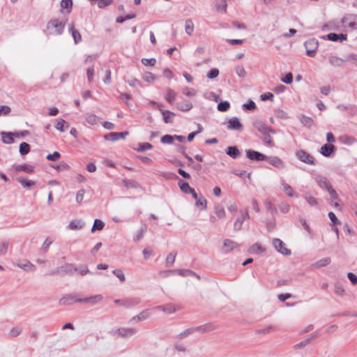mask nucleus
<instances>
[{
    "label": "nucleus",
    "mask_w": 357,
    "mask_h": 357,
    "mask_svg": "<svg viewBox=\"0 0 357 357\" xmlns=\"http://www.w3.org/2000/svg\"><path fill=\"white\" fill-rule=\"evenodd\" d=\"M341 23L346 31H357V14H345L341 19Z\"/></svg>",
    "instance_id": "obj_1"
},
{
    "label": "nucleus",
    "mask_w": 357,
    "mask_h": 357,
    "mask_svg": "<svg viewBox=\"0 0 357 357\" xmlns=\"http://www.w3.org/2000/svg\"><path fill=\"white\" fill-rule=\"evenodd\" d=\"M65 24L58 19L50 20L47 24V29L51 34L61 35L64 29Z\"/></svg>",
    "instance_id": "obj_2"
},
{
    "label": "nucleus",
    "mask_w": 357,
    "mask_h": 357,
    "mask_svg": "<svg viewBox=\"0 0 357 357\" xmlns=\"http://www.w3.org/2000/svg\"><path fill=\"white\" fill-rule=\"evenodd\" d=\"M306 54L308 56L314 57L319 47V42L314 38L310 39L304 43Z\"/></svg>",
    "instance_id": "obj_3"
},
{
    "label": "nucleus",
    "mask_w": 357,
    "mask_h": 357,
    "mask_svg": "<svg viewBox=\"0 0 357 357\" xmlns=\"http://www.w3.org/2000/svg\"><path fill=\"white\" fill-rule=\"evenodd\" d=\"M139 298H126L123 299H115L114 303L116 305H119L126 307H131L138 305L140 303Z\"/></svg>",
    "instance_id": "obj_4"
},
{
    "label": "nucleus",
    "mask_w": 357,
    "mask_h": 357,
    "mask_svg": "<svg viewBox=\"0 0 357 357\" xmlns=\"http://www.w3.org/2000/svg\"><path fill=\"white\" fill-rule=\"evenodd\" d=\"M272 243L275 249L282 255L285 256H289L291 255V250L285 246L283 241L280 238H273Z\"/></svg>",
    "instance_id": "obj_5"
},
{
    "label": "nucleus",
    "mask_w": 357,
    "mask_h": 357,
    "mask_svg": "<svg viewBox=\"0 0 357 357\" xmlns=\"http://www.w3.org/2000/svg\"><path fill=\"white\" fill-rule=\"evenodd\" d=\"M227 128L228 130H243V125L237 117H232L229 119L227 123Z\"/></svg>",
    "instance_id": "obj_6"
},
{
    "label": "nucleus",
    "mask_w": 357,
    "mask_h": 357,
    "mask_svg": "<svg viewBox=\"0 0 357 357\" xmlns=\"http://www.w3.org/2000/svg\"><path fill=\"white\" fill-rule=\"evenodd\" d=\"M296 155L301 161L306 164L314 165V158L307 152L303 150H299L296 152Z\"/></svg>",
    "instance_id": "obj_7"
},
{
    "label": "nucleus",
    "mask_w": 357,
    "mask_h": 357,
    "mask_svg": "<svg viewBox=\"0 0 357 357\" xmlns=\"http://www.w3.org/2000/svg\"><path fill=\"white\" fill-rule=\"evenodd\" d=\"M254 127L262 135L266 132L275 133V130L268 127L263 121L257 120L253 123Z\"/></svg>",
    "instance_id": "obj_8"
},
{
    "label": "nucleus",
    "mask_w": 357,
    "mask_h": 357,
    "mask_svg": "<svg viewBox=\"0 0 357 357\" xmlns=\"http://www.w3.org/2000/svg\"><path fill=\"white\" fill-rule=\"evenodd\" d=\"M161 105H158V109L160 111L163 121L165 123H172L174 121L175 114L169 110H164Z\"/></svg>",
    "instance_id": "obj_9"
},
{
    "label": "nucleus",
    "mask_w": 357,
    "mask_h": 357,
    "mask_svg": "<svg viewBox=\"0 0 357 357\" xmlns=\"http://www.w3.org/2000/svg\"><path fill=\"white\" fill-rule=\"evenodd\" d=\"M102 299H103L102 295L97 294V295L83 298L79 299L77 301L79 303H89L92 305H94L97 303H100Z\"/></svg>",
    "instance_id": "obj_10"
},
{
    "label": "nucleus",
    "mask_w": 357,
    "mask_h": 357,
    "mask_svg": "<svg viewBox=\"0 0 357 357\" xmlns=\"http://www.w3.org/2000/svg\"><path fill=\"white\" fill-rule=\"evenodd\" d=\"M246 155L250 160L262 161L266 160L267 155H265L258 151L252 150H247Z\"/></svg>",
    "instance_id": "obj_11"
},
{
    "label": "nucleus",
    "mask_w": 357,
    "mask_h": 357,
    "mask_svg": "<svg viewBox=\"0 0 357 357\" xmlns=\"http://www.w3.org/2000/svg\"><path fill=\"white\" fill-rule=\"evenodd\" d=\"M268 162L269 164L272 165L275 167L282 169L285 167L284 162L280 158L273 156V157H268L266 159Z\"/></svg>",
    "instance_id": "obj_12"
},
{
    "label": "nucleus",
    "mask_w": 357,
    "mask_h": 357,
    "mask_svg": "<svg viewBox=\"0 0 357 357\" xmlns=\"http://www.w3.org/2000/svg\"><path fill=\"white\" fill-rule=\"evenodd\" d=\"M151 316V312L149 310H144L139 312L137 315L133 317L130 319V322L136 323L137 321H144L147 319Z\"/></svg>",
    "instance_id": "obj_13"
},
{
    "label": "nucleus",
    "mask_w": 357,
    "mask_h": 357,
    "mask_svg": "<svg viewBox=\"0 0 357 357\" xmlns=\"http://www.w3.org/2000/svg\"><path fill=\"white\" fill-rule=\"evenodd\" d=\"M326 38L333 42H343L347 40V36L344 33H330L326 35Z\"/></svg>",
    "instance_id": "obj_14"
},
{
    "label": "nucleus",
    "mask_w": 357,
    "mask_h": 357,
    "mask_svg": "<svg viewBox=\"0 0 357 357\" xmlns=\"http://www.w3.org/2000/svg\"><path fill=\"white\" fill-rule=\"evenodd\" d=\"M136 330L133 328H119L115 331V334L123 337H129L135 334Z\"/></svg>",
    "instance_id": "obj_15"
},
{
    "label": "nucleus",
    "mask_w": 357,
    "mask_h": 357,
    "mask_svg": "<svg viewBox=\"0 0 357 357\" xmlns=\"http://www.w3.org/2000/svg\"><path fill=\"white\" fill-rule=\"evenodd\" d=\"M128 135V132H110L105 136V139L109 141H116L120 139H123Z\"/></svg>",
    "instance_id": "obj_16"
},
{
    "label": "nucleus",
    "mask_w": 357,
    "mask_h": 357,
    "mask_svg": "<svg viewBox=\"0 0 357 357\" xmlns=\"http://www.w3.org/2000/svg\"><path fill=\"white\" fill-rule=\"evenodd\" d=\"M237 243H235L234 241L230 239H225L223 241L222 252L225 253H227L237 248Z\"/></svg>",
    "instance_id": "obj_17"
},
{
    "label": "nucleus",
    "mask_w": 357,
    "mask_h": 357,
    "mask_svg": "<svg viewBox=\"0 0 357 357\" xmlns=\"http://www.w3.org/2000/svg\"><path fill=\"white\" fill-rule=\"evenodd\" d=\"M68 30L69 32L71 33L75 44H77L82 40V36L79 32L78 31V30L75 29L74 24L73 23L68 25Z\"/></svg>",
    "instance_id": "obj_18"
},
{
    "label": "nucleus",
    "mask_w": 357,
    "mask_h": 357,
    "mask_svg": "<svg viewBox=\"0 0 357 357\" xmlns=\"http://www.w3.org/2000/svg\"><path fill=\"white\" fill-rule=\"evenodd\" d=\"M84 119H85L86 121L91 126H95V125L98 124V123L100 121V118L99 116H98L96 114H92V113H86L84 115Z\"/></svg>",
    "instance_id": "obj_19"
},
{
    "label": "nucleus",
    "mask_w": 357,
    "mask_h": 357,
    "mask_svg": "<svg viewBox=\"0 0 357 357\" xmlns=\"http://www.w3.org/2000/svg\"><path fill=\"white\" fill-rule=\"evenodd\" d=\"M328 62L333 67H342L344 66L345 61L336 56L331 55L328 58Z\"/></svg>",
    "instance_id": "obj_20"
},
{
    "label": "nucleus",
    "mask_w": 357,
    "mask_h": 357,
    "mask_svg": "<svg viewBox=\"0 0 357 357\" xmlns=\"http://www.w3.org/2000/svg\"><path fill=\"white\" fill-rule=\"evenodd\" d=\"M153 310H158L162 311L166 314H172L176 310V308L174 305L172 304H167L165 305H158L153 308Z\"/></svg>",
    "instance_id": "obj_21"
},
{
    "label": "nucleus",
    "mask_w": 357,
    "mask_h": 357,
    "mask_svg": "<svg viewBox=\"0 0 357 357\" xmlns=\"http://www.w3.org/2000/svg\"><path fill=\"white\" fill-rule=\"evenodd\" d=\"M79 298L73 295H67L59 300L61 305H71L75 302H78Z\"/></svg>",
    "instance_id": "obj_22"
},
{
    "label": "nucleus",
    "mask_w": 357,
    "mask_h": 357,
    "mask_svg": "<svg viewBox=\"0 0 357 357\" xmlns=\"http://www.w3.org/2000/svg\"><path fill=\"white\" fill-rule=\"evenodd\" d=\"M335 150L333 144H324L320 149V153L325 157H329Z\"/></svg>",
    "instance_id": "obj_23"
},
{
    "label": "nucleus",
    "mask_w": 357,
    "mask_h": 357,
    "mask_svg": "<svg viewBox=\"0 0 357 357\" xmlns=\"http://www.w3.org/2000/svg\"><path fill=\"white\" fill-rule=\"evenodd\" d=\"M17 266L26 271H32L35 270V266L29 261H19L16 264Z\"/></svg>",
    "instance_id": "obj_24"
},
{
    "label": "nucleus",
    "mask_w": 357,
    "mask_h": 357,
    "mask_svg": "<svg viewBox=\"0 0 357 357\" xmlns=\"http://www.w3.org/2000/svg\"><path fill=\"white\" fill-rule=\"evenodd\" d=\"M317 182L321 188L326 189L327 191L330 190L332 188L331 183L326 177H318L317 178Z\"/></svg>",
    "instance_id": "obj_25"
},
{
    "label": "nucleus",
    "mask_w": 357,
    "mask_h": 357,
    "mask_svg": "<svg viewBox=\"0 0 357 357\" xmlns=\"http://www.w3.org/2000/svg\"><path fill=\"white\" fill-rule=\"evenodd\" d=\"M282 187H283V191L287 194V196L289 197H298V194L295 193L293 188H291V186L290 185H289L288 183L282 181L281 183Z\"/></svg>",
    "instance_id": "obj_26"
},
{
    "label": "nucleus",
    "mask_w": 357,
    "mask_h": 357,
    "mask_svg": "<svg viewBox=\"0 0 357 357\" xmlns=\"http://www.w3.org/2000/svg\"><path fill=\"white\" fill-rule=\"evenodd\" d=\"M73 1L72 0H61V12H63L65 10L66 13H69L72 10Z\"/></svg>",
    "instance_id": "obj_27"
},
{
    "label": "nucleus",
    "mask_w": 357,
    "mask_h": 357,
    "mask_svg": "<svg viewBox=\"0 0 357 357\" xmlns=\"http://www.w3.org/2000/svg\"><path fill=\"white\" fill-rule=\"evenodd\" d=\"M248 251L250 254H260L265 251V248L259 243H255L249 248Z\"/></svg>",
    "instance_id": "obj_28"
},
{
    "label": "nucleus",
    "mask_w": 357,
    "mask_h": 357,
    "mask_svg": "<svg viewBox=\"0 0 357 357\" xmlns=\"http://www.w3.org/2000/svg\"><path fill=\"white\" fill-rule=\"evenodd\" d=\"M33 169V167L28 164L19 165L15 167V170L17 172H24L26 173H32Z\"/></svg>",
    "instance_id": "obj_29"
},
{
    "label": "nucleus",
    "mask_w": 357,
    "mask_h": 357,
    "mask_svg": "<svg viewBox=\"0 0 357 357\" xmlns=\"http://www.w3.org/2000/svg\"><path fill=\"white\" fill-rule=\"evenodd\" d=\"M226 153L231 158L236 159L240 155V151L236 146H229L226 150Z\"/></svg>",
    "instance_id": "obj_30"
},
{
    "label": "nucleus",
    "mask_w": 357,
    "mask_h": 357,
    "mask_svg": "<svg viewBox=\"0 0 357 357\" xmlns=\"http://www.w3.org/2000/svg\"><path fill=\"white\" fill-rule=\"evenodd\" d=\"M176 107L181 111L188 112L192 108V104L189 101L185 100L178 103Z\"/></svg>",
    "instance_id": "obj_31"
},
{
    "label": "nucleus",
    "mask_w": 357,
    "mask_h": 357,
    "mask_svg": "<svg viewBox=\"0 0 357 357\" xmlns=\"http://www.w3.org/2000/svg\"><path fill=\"white\" fill-rule=\"evenodd\" d=\"M185 31L188 36H191L194 31V24L191 19H188L185 22Z\"/></svg>",
    "instance_id": "obj_32"
},
{
    "label": "nucleus",
    "mask_w": 357,
    "mask_h": 357,
    "mask_svg": "<svg viewBox=\"0 0 357 357\" xmlns=\"http://www.w3.org/2000/svg\"><path fill=\"white\" fill-rule=\"evenodd\" d=\"M1 135L3 137V142L5 144H12L14 142L13 136H15L13 132H2Z\"/></svg>",
    "instance_id": "obj_33"
},
{
    "label": "nucleus",
    "mask_w": 357,
    "mask_h": 357,
    "mask_svg": "<svg viewBox=\"0 0 357 357\" xmlns=\"http://www.w3.org/2000/svg\"><path fill=\"white\" fill-rule=\"evenodd\" d=\"M334 292L337 296L340 297H343L346 294L344 288L339 283H335L334 284Z\"/></svg>",
    "instance_id": "obj_34"
},
{
    "label": "nucleus",
    "mask_w": 357,
    "mask_h": 357,
    "mask_svg": "<svg viewBox=\"0 0 357 357\" xmlns=\"http://www.w3.org/2000/svg\"><path fill=\"white\" fill-rule=\"evenodd\" d=\"M331 263V259L329 257H325L316 261L313 266L317 268L326 266Z\"/></svg>",
    "instance_id": "obj_35"
},
{
    "label": "nucleus",
    "mask_w": 357,
    "mask_h": 357,
    "mask_svg": "<svg viewBox=\"0 0 357 357\" xmlns=\"http://www.w3.org/2000/svg\"><path fill=\"white\" fill-rule=\"evenodd\" d=\"M178 185L181 190L185 194H190L193 190V188H192L188 183L183 181H180L178 182Z\"/></svg>",
    "instance_id": "obj_36"
},
{
    "label": "nucleus",
    "mask_w": 357,
    "mask_h": 357,
    "mask_svg": "<svg viewBox=\"0 0 357 357\" xmlns=\"http://www.w3.org/2000/svg\"><path fill=\"white\" fill-rule=\"evenodd\" d=\"M69 123L63 119H60L55 126L56 130L60 132H64L68 128Z\"/></svg>",
    "instance_id": "obj_37"
},
{
    "label": "nucleus",
    "mask_w": 357,
    "mask_h": 357,
    "mask_svg": "<svg viewBox=\"0 0 357 357\" xmlns=\"http://www.w3.org/2000/svg\"><path fill=\"white\" fill-rule=\"evenodd\" d=\"M304 198L310 206L315 207L318 205L317 199L312 195L306 194L304 195Z\"/></svg>",
    "instance_id": "obj_38"
},
{
    "label": "nucleus",
    "mask_w": 357,
    "mask_h": 357,
    "mask_svg": "<svg viewBox=\"0 0 357 357\" xmlns=\"http://www.w3.org/2000/svg\"><path fill=\"white\" fill-rule=\"evenodd\" d=\"M17 181L25 188H29L36 185V183L31 180H26L23 178H17Z\"/></svg>",
    "instance_id": "obj_39"
},
{
    "label": "nucleus",
    "mask_w": 357,
    "mask_h": 357,
    "mask_svg": "<svg viewBox=\"0 0 357 357\" xmlns=\"http://www.w3.org/2000/svg\"><path fill=\"white\" fill-rule=\"evenodd\" d=\"M195 205L200 208V210H205L207 208V201L203 197H200L195 202Z\"/></svg>",
    "instance_id": "obj_40"
},
{
    "label": "nucleus",
    "mask_w": 357,
    "mask_h": 357,
    "mask_svg": "<svg viewBox=\"0 0 357 357\" xmlns=\"http://www.w3.org/2000/svg\"><path fill=\"white\" fill-rule=\"evenodd\" d=\"M143 79L149 83H153L156 79L155 76L150 72H145L142 75Z\"/></svg>",
    "instance_id": "obj_41"
},
{
    "label": "nucleus",
    "mask_w": 357,
    "mask_h": 357,
    "mask_svg": "<svg viewBox=\"0 0 357 357\" xmlns=\"http://www.w3.org/2000/svg\"><path fill=\"white\" fill-rule=\"evenodd\" d=\"M215 213L216 215L220 219L224 218L226 215V213H225L224 208L219 204L215 205Z\"/></svg>",
    "instance_id": "obj_42"
},
{
    "label": "nucleus",
    "mask_w": 357,
    "mask_h": 357,
    "mask_svg": "<svg viewBox=\"0 0 357 357\" xmlns=\"http://www.w3.org/2000/svg\"><path fill=\"white\" fill-rule=\"evenodd\" d=\"M112 273L119 280L121 283H123L126 281V276L124 273L121 269H114Z\"/></svg>",
    "instance_id": "obj_43"
},
{
    "label": "nucleus",
    "mask_w": 357,
    "mask_h": 357,
    "mask_svg": "<svg viewBox=\"0 0 357 357\" xmlns=\"http://www.w3.org/2000/svg\"><path fill=\"white\" fill-rule=\"evenodd\" d=\"M104 226H105V223L102 220H100L99 219H96L94 221L93 227L91 229V231L93 232L96 230H99V231L102 230L103 229Z\"/></svg>",
    "instance_id": "obj_44"
},
{
    "label": "nucleus",
    "mask_w": 357,
    "mask_h": 357,
    "mask_svg": "<svg viewBox=\"0 0 357 357\" xmlns=\"http://www.w3.org/2000/svg\"><path fill=\"white\" fill-rule=\"evenodd\" d=\"M20 153L22 155L27 154L30 151V146L26 142H22L20 145Z\"/></svg>",
    "instance_id": "obj_45"
},
{
    "label": "nucleus",
    "mask_w": 357,
    "mask_h": 357,
    "mask_svg": "<svg viewBox=\"0 0 357 357\" xmlns=\"http://www.w3.org/2000/svg\"><path fill=\"white\" fill-rule=\"evenodd\" d=\"M176 96V93L172 89H168L167 91L165 99L168 102L172 104Z\"/></svg>",
    "instance_id": "obj_46"
},
{
    "label": "nucleus",
    "mask_w": 357,
    "mask_h": 357,
    "mask_svg": "<svg viewBox=\"0 0 357 357\" xmlns=\"http://www.w3.org/2000/svg\"><path fill=\"white\" fill-rule=\"evenodd\" d=\"M82 227L83 225L79 220H73L68 225V228L72 230L79 229H82Z\"/></svg>",
    "instance_id": "obj_47"
},
{
    "label": "nucleus",
    "mask_w": 357,
    "mask_h": 357,
    "mask_svg": "<svg viewBox=\"0 0 357 357\" xmlns=\"http://www.w3.org/2000/svg\"><path fill=\"white\" fill-rule=\"evenodd\" d=\"M9 243L5 241H0V256L5 255L7 253Z\"/></svg>",
    "instance_id": "obj_48"
},
{
    "label": "nucleus",
    "mask_w": 357,
    "mask_h": 357,
    "mask_svg": "<svg viewBox=\"0 0 357 357\" xmlns=\"http://www.w3.org/2000/svg\"><path fill=\"white\" fill-rule=\"evenodd\" d=\"M222 3H217L215 6L216 10L219 13H225L227 12V4L226 0H222Z\"/></svg>",
    "instance_id": "obj_49"
},
{
    "label": "nucleus",
    "mask_w": 357,
    "mask_h": 357,
    "mask_svg": "<svg viewBox=\"0 0 357 357\" xmlns=\"http://www.w3.org/2000/svg\"><path fill=\"white\" fill-rule=\"evenodd\" d=\"M183 93L188 97H194L197 95V91L192 88L185 87Z\"/></svg>",
    "instance_id": "obj_50"
},
{
    "label": "nucleus",
    "mask_w": 357,
    "mask_h": 357,
    "mask_svg": "<svg viewBox=\"0 0 357 357\" xmlns=\"http://www.w3.org/2000/svg\"><path fill=\"white\" fill-rule=\"evenodd\" d=\"M274 113H275V116L278 119H287L288 118L287 113L282 109H275Z\"/></svg>",
    "instance_id": "obj_51"
},
{
    "label": "nucleus",
    "mask_w": 357,
    "mask_h": 357,
    "mask_svg": "<svg viewBox=\"0 0 357 357\" xmlns=\"http://www.w3.org/2000/svg\"><path fill=\"white\" fill-rule=\"evenodd\" d=\"M176 254L170 252L166 257V265L167 266H171L175 261Z\"/></svg>",
    "instance_id": "obj_52"
},
{
    "label": "nucleus",
    "mask_w": 357,
    "mask_h": 357,
    "mask_svg": "<svg viewBox=\"0 0 357 357\" xmlns=\"http://www.w3.org/2000/svg\"><path fill=\"white\" fill-rule=\"evenodd\" d=\"M230 105L227 101L221 102L218 105V109L221 112H226L229 109Z\"/></svg>",
    "instance_id": "obj_53"
},
{
    "label": "nucleus",
    "mask_w": 357,
    "mask_h": 357,
    "mask_svg": "<svg viewBox=\"0 0 357 357\" xmlns=\"http://www.w3.org/2000/svg\"><path fill=\"white\" fill-rule=\"evenodd\" d=\"M153 148L152 144L150 143H142L139 144V147L137 149L138 152H143L146 150L151 149Z\"/></svg>",
    "instance_id": "obj_54"
},
{
    "label": "nucleus",
    "mask_w": 357,
    "mask_h": 357,
    "mask_svg": "<svg viewBox=\"0 0 357 357\" xmlns=\"http://www.w3.org/2000/svg\"><path fill=\"white\" fill-rule=\"evenodd\" d=\"M22 332V328L19 326L13 327L10 329L9 332V335L10 337H15L18 336Z\"/></svg>",
    "instance_id": "obj_55"
},
{
    "label": "nucleus",
    "mask_w": 357,
    "mask_h": 357,
    "mask_svg": "<svg viewBox=\"0 0 357 357\" xmlns=\"http://www.w3.org/2000/svg\"><path fill=\"white\" fill-rule=\"evenodd\" d=\"M142 63L145 66H154L156 63V60L154 58L152 59H142Z\"/></svg>",
    "instance_id": "obj_56"
},
{
    "label": "nucleus",
    "mask_w": 357,
    "mask_h": 357,
    "mask_svg": "<svg viewBox=\"0 0 357 357\" xmlns=\"http://www.w3.org/2000/svg\"><path fill=\"white\" fill-rule=\"evenodd\" d=\"M146 230V227H142L141 228L137 233V234L135 235V236L134 237L133 240L135 241H139L144 236V234L145 233Z\"/></svg>",
    "instance_id": "obj_57"
},
{
    "label": "nucleus",
    "mask_w": 357,
    "mask_h": 357,
    "mask_svg": "<svg viewBox=\"0 0 357 357\" xmlns=\"http://www.w3.org/2000/svg\"><path fill=\"white\" fill-rule=\"evenodd\" d=\"M60 156V153L58 151H54L52 154H48L46 158L50 161H56L59 159Z\"/></svg>",
    "instance_id": "obj_58"
},
{
    "label": "nucleus",
    "mask_w": 357,
    "mask_h": 357,
    "mask_svg": "<svg viewBox=\"0 0 357 357\" xmlns=\"http://www.w3.org/2000/svg\"><path fill=\"white\" fill-rule=\"evenodd\" d=\"M174 140V135H165L161 137V142L162 144H172Z\"/></svg>",
    "instance_id": "obj_59"
},
{
    "label": "nucleus",
    "mask_w": 357,
    "mask_h": 357,
    "mask_svg": "<svg viewBox=\"0 0 357 357\" xmlns=\"http://www.w3.org/2000/svg\"><path fill=\"white\" fill-rule=\"evenodd\" d=\"M219 75V70L217 68L211 69L207 74V77L209 79H214Z\"/></svg>",
    "instance_id": "obj_60"
},
{
    "label": "nucleus",
    "mask_w": 357,
    "mask_h": 357,
    "mask_svg": "<svg viewBox=\"0 0 357 357\" xmlns=\"http://www.w3.org/2000/svg\"><path fill=\"white\" fill-rule=\"evenodd\" d=\"M347 61L350 62L351 64L357 66V54H351L347 56Z\"/></svg>",
    "instance_id": "obj_61"
},
{
    "label": "nucleus",
    "mask_w": 357,
    "mask_h": 357,
    "mask_svg": "<svg viewBox=\"0 0 357 357\" xmlns=\"http://www.w3.org/2000/svg\"><path fill=\"white\" fill-rule=\"evenodd\" d=\"M282 82L286 84H291L293 82V75L291 73H287L284 77L281 79Z\"/></svg>",
    "instance_id": "obj_62"
},
{
    "label": "nucleus",
    "mask_w": 357,
    "mask_h": 357,
    "mask_svg": "<svg viewBox=\"0 0 357 357\" xmlns=\"http://www.w3.org/2000/svg\"><path fill=\"white\" fill-rule=\"evenodd\" d=\"M84 193H85V191L83 189H81L77 191V195H76V198H75L76 202L77 203H81L82 202V200L84 199Z\"/></svg>",
    "instance_id": "obj_63"
},
{
    "label": "nucleus",
    "mask_w": 357,
    "mask_h": 357,
    "mask_svg": "<svg viewBox=\"0 0 357 357\" xmlns=\"http://www.w3.org/2000/svg\"><path fill=\"white\" fill-rule=\"evenodd\" d=\"M347 278L350 280L351 283L354 285H357V276L353 273H348Z\"/></svg>",
    "instance_id": "obj_64"
}]
</instances>
